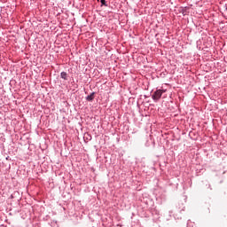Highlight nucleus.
<instances>
[{"label":"nucleus","instance_id":"nucleus-1","mask_svg":"<svg viewBox=\"0 0 227 227\" xmlns=\"http://www.w3.org/2000/svg\"><path fill=\"white\" fill-rule=\"evenodd\" d=\"M166 92L165 90H157L153 94V99L157 101L160 100V98L162 97V93Z\"/></svg>","mask_w":227,"mask_h":227},{"label":"nucleus","instance_id":"nucleus-2","mask_svg":"<svg viewBox=\"0 0 227 227\" xmlns=\"http://www.w3.org/2000/svg\"><path fill=\"white\" fill-rule=\"evenodd\" d=\"M95 98V92H92L90 94V96L87 97V100H89L90 102H91V100H93Z\"/></svg>","mask_w":227,"mask_h":227},{"label":"nucleus","instance_id":"nucleus-3","mask_svg":"<svg viewBox=\"0 0 227 227\" xmlns=\"http://www.w3.org/2000/svg\"><path fill=\"white\" fill-rule=\"evenodd\" d=\"M60 76L63 78V80H67V72H61Z\"/></svg>","mask_w":227,"mask_h":227},{"label":"nucleus","instance_id":"nucleus-4","mask_svg":"<svg viewBox=\"0 0 227 227\" xmlns=\"http://www.w3.org/2000/svg\"><path fill=\"white\" fill-rule=\"evenodd\" d=\"M101 4H106V0H100Z\"/></svg>","mask_w":227,"mask_h":227}]
</instances>
